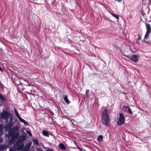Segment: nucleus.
<instances>
[{"label": "nucleus", "mask_w": 151, "mask_h": 151, "mask_svg": "<svg viewBox=\"0 0 151 151\" xmlns=\"http://www.w3.org/2000/svg\"><path fill=\"white\" fill-rule=\"evenodd\" d=\"M14 150L12 148H10L9 149V151H14Z\"/></svg>", "instance_id": "29"}, {"label": "nucleus", "mask_w": 151, "mask_h": 151, "mask_svg": "<svg viewBox=\"0 0 151 151\" xmlns=\"http://www.w3.org/2000/svg\"><path fill=\"white\" fill-rule=\"evenodd\" d=\"M48 151H53L52 150H47Z\"/></svg>", "instance_id": "35"}, {"label": "nucleus", "mask_w": 151, "mask_h": 151, "mask_svg": "<svg viewBox=\"0 0 151 151\" xmlns=\"http://www.w3.org/2000/svg\"><path fill=\"white\" fill-rule=\"evenodd\" d=\"M13 120V117L12 115V117L10 119V122H12Z\"/></svg>", "instance_id": "27"}, {"label": "nucleus", "mask_w": 151, "mask_h": 151, "mask_svg": "<svg viewBox=\"0 0 151 151\" xmlns=\"http://www.w3.org/2000/svg\"><path fill=\"white\" fill-rule=\"evenodd\" d=\"M32 143L31 142L30 143H28L26 145V147L27 148V149H29Z\"/></svg>", "instance_id": "20"}, {"label": "nucleus", "mask_w": 151, "mask_h": 151, "mask_svg": "<svg viewBox=\"0 0 151 151\" xmlns=\"http://www.w3.org/2000/svg\"><path fill=\"white\" fill-rule=\"evenodd\" d=\"M0 70H1V71H3V69H2L1 68V67L0 66Z\"/></svg>", "instance_id": "31"}, {"label": "nucleus", "mask_w": 151, "mask_h": 151, "mask_svg": "<svg viewBox=\"0 0 151 151\" xmlns=\"http://www.w3.org/2000/svg\"><path fill=\"white\" fill-rule=\"evenodd\" d=\"M76 146H77V148L79 149L81 147H79V146H78L77 145H76Z\"/></svg>", "instance_id": "32"}, {"label": "nucleus", "mask_w": 151, "mask_h": 151, "mask_svg": "<svg viewBox=\"0 0 151 151\" xmlns=\"http://www.w3.org/2000/svg\"><path fill=\"white\" fill-rule=\"evenodd\" d=\"M42 134L43 135L46 137H49V134L48 132L46 130H44L42 132Z\"/></svg>", "instance_id": "10"}, {"label": "nucleus", "mask_w": 151, "mask_h": 151, "mask_svg": "<svg viewBox=\"0 0 151 151\" xmlns=\"http://www.w3.org/2000/svg\"><path fill=\"white\" fill-rule=\"evenodd\" d=\"M147 28V32L145 35L143 41L146 43L147 42L145 41V40L147 39L149 37V35L151 32V27L150 24L149 23H145Z\"/></svg>", "instance_id": "3"}, {"label": "nucleus", "mask_w": 151, "mask_h": 151, "mask_svg": "<svg viewBox=\"0 0 151 151\" xmlns=\"http://www.w3.org/2000/svg\"><path fill=\"white\" fill-rule=\"evenodd\" d=\"M32 140L33 142L36 145H39V142L37 139H32Z\"/></svg>", "instance_id": "18"}, {"label": "nucleus", "mask_w": 151, "mask_h": 151, "mask_svg": "<svg viewBox=\"0 0 151 151\" xmlns=\"http://www.w3.org/2000/svg\"><path fill=\"white\" fill-rule=\"evenodd\" d=\"M22 142L21 141V139H19L18 141L16 142V145L18 146L17 149L18 150H20L23 147V145H19V143H21Z\"/></svg>", "instance_id": "7"}, {"label": "nucleus", "mask_w": 151, "mask_h": 151, "mask_svg": "<svg viewBox=\"0 0 151 151\" xmlns=\"http://www.w3.org/2000/svg\"><path fill=\"white\" fill-rule=\"evenodd\" d=\"M103 139V136L101 135H99L98 137L97 141L98 142H101Z\"/></svg>", "instance_id": "13"}, {"label": "nucleus", "mask_w": 151, "mask_h": 151, "mask_svg": "<svg viewBox=\"0 0 151 151\" xmlns=\"http://www.w3.org/2000/svg\"><path fill=\"white\" fill-rule=\"evenodd\" d=\"M83 149V150L82 149V150H81V151H86V150H85V149Z\"/></svg>", "instance_id": "34"}, {"label": "nucleus", "mask_w": 151, "mask_h": 151, "mask_svg": "<svg viewBox=\"0 0 151 151\" xmlns=\"http://www.w3.org/2000/svg\"><path fill=\"white\" fill-rule=\"evenodd\" d=\"M117 1L119 2H120L122 1V0H117Z\"/></svg>", "instance_id": "33"}, {"label": "nucleus", "mask_w": 151, "mask_h": 151, "mask_svg": "<svg viewBox=\"0 0 151 151\" xmlns=\"http://www.w3.org/2000/svg\"><path fill=\"white\" fill-rule=\"evenodd\" d=\"M15 145H14L13 146V147L14 148H15Z\"/></svg>", "instance_id": "39"}, {"label": "nucleus", "mask_w": 151, "mask_h": 151, "mask_svg": "<svg viewBox=\"0 0 151 151\" xmlns=\"http://www.w3.org/2000/svg\"><path fill=\"white\" fill-rule=\"evenodd\" d=\"M0 98L2 100V101L4 102L5 101L6 99L5 98L2 96H1L0 97Z\"/></svg>", "instance_id": "23"}, {"label": "nucleus", "mask_w": 151, "mask_h": 151, "mask_svg": "<svg viewBox=\"0 0 151 151\" xmlns=\"http://www.w3.org/2000/svg\"><path fill=\"white\" fill-rule=\"evenodd\" d=\"M2 141V139L1 138H0V143Z\"/></svg>", "instance_id": "30"}, {"label": "nucleus", "mask_w": 151, "mask_h": 151, "mask_svg": "<svg viewBox=\"0 0 151 151\" xmlns=\"http://www.w3.org/2000/svg\"><path fill=\"white\" fill-rule=\"evenodd\" d=\"M8 124L11 127H12L14 124V123L12 122H9Z\"/></svg>", "instance_id": "24"}, {"label": "nucleus", "mask_w": 151, "mask_h": 151, "mask_svg": "<svg viewBox=\"0 0 151 151\" xmlns=\"http://www.w3.org/2000/svg\"><path fill=\"white\" fill-rule=\"evenodd\" d=\"M73 124V122H72V124Z\"/></svg>", "instance_id": "41"}, {"label": "nucleus", "mask_w": 151, "mask_h": 151, "mask_svg": "<svg viewBox=\"0 0 151 151\" xmlns=\"http://www.w3.org/2000/svg\"><path fill=\"white\" fill-rule=\"evenodd\" d=\"M6 148V145H2L0 146V150H3Z\"/></svg>", "instance_id": "12"}, {"label": "nucleus", "mask_w": 151, "mask_h": 151, "mask_svg": "<svg viewBox=\"0 0 151 151\" xmlns=\"http://www.w3.org/2000/svg\"><path fill=\"white\" fill-rule=\"evenodd\" d=\"M125 56L127 58H129L130 59V57H131V56H130L129 55H125Z\"/></svg>", "instance_id": "28"}, {"label": "nucleus", "mask_w": 151, "mask_h": 151, "mask_svg": "<svg viewBox=\"0 0 151 151\" xmlns=\"http://www.w3.org/2000/svg\"><path fill=\"white\" fill-rule=\"evenodd\" d=\"M63 99L67 104H69L70 103V101L68 99V97L66 95L64 96Z\"/></svg>", "instance_id": "11"}, {"label": "nucleus", "mask_w": 151, "mask_h": 151, "mask_svg": "<svg viewBox=\"0 0 151 151\" xmlns=\"http://www.w3.org/2000/svg\"><path fill=\"white\" fill-rule=\"evenodd\" d=\"M123 107H125L128 109V112L130 114H132V110L131 109L130 107L129 106H126L124 105L123 106Z\"/></svg>", "instance_id": "14"}, {"label": "nucleus", "mask_w": 151, "mask_h": 151, "mask_svg": "<svg viewBox=\"0 0 151 151\" xmlns=\"http://www.w3.org/2000/svg\"><path fill=\"white\" fill-rule=\"evenodd\" d=\"M150 2H151V0H149Z\"/></svg>", "instance_id": "40"}, {"label": "nucleus", "mask_w": 151, "mask_h": 151, "mask_svg": "<svg viewBox=\"0 0 151 151\" xmlns=\"http://www.w3.org/2000/svg\"><path fill=\"white\" fill-rule=\"evenodd\" d=\"M18 118L21 122L24 123L25 125H29V124H28V123L23 119L20 116L19 117H18Z\"/></svg>", "instance_id": "8"}, {"label": "nucleus", "mask_w": 151, "mask_h": 151, "mask_svg": "<svg viewBox=\"0 0 151 151\" xmlns=\"http://www.w3.org/2000/svg\"><path fill=\"white\" fill-rule=\"evenodd\" d=\"M79 150L81 151V150H82V149L81 148H80V149H79Z\"/></svg>", "instance_id": "38"}, {"label": "nucleus", "mask_w": 151, "mask_h": 151, "mask_svg": "<svg viewBox=\"0 0 151 151\" xmlns=\"http://www.w3.org/2000/svg\"><path fill=\"white\" fill-rule=\"evenodd\" d=\"M2 129L1 128V127H0V137L1 136V135H2Z\"/></svg>", "instance_id": "25"}, {"label": "nucleus", "mask_w": 151, "mask_h": 151, "mask_svg": "<svg viewBox=\"0 0 151 151\" xmlns=\"http://www.w3.org/2000/svg\"><path fill=\"white\" fill-rule=\"evenodd\" d=\"M138 58V55H133L130 57V59L135 63H137L139 60Z\"/></svg>", "instance_id": "6"}, {"label": "nucleus", "mask_w": 151, "mask_h": 151, "mask_svg": "<svg viewBox=\"0 0 151 151\" xmlns=\"http://www.w3.org/2000/svg\"><path fill=\"white\" fill-rule=\"evenodd\" d=\"M73 120V119H71L70 120V122H72V120Z\"/></svg>", "instance_id": "36"}, {"label": "nucleus", "mask_w": 151, "mask_h": 151, "mask_svg": "<svg viewBox=\"0 0 151 151\" xmlns=\"http://www.w3.org/2000/svg\"><path fill=\"white\" fill-rule=\"evenodd\" d=\"M5 128H6V129H7V130H9L10 129H11V127L9 124H8L5 125Z\"/></svg>", "instance_id": "19"}, {"label": "nucleus", "mask_w": 151, "mask_h": 151, "mask_svg": "<svg viewBox=\"0 0 151 151\" xmlns=\"http://www.w3.org/2000/svg\"><path fill=\"white\" fill-rule=\"evenodd\" d=\"M141 38V35H138V38L137 39L136 41V42L139 45H140V43L139 42V41L140 40Z\"/></svg>", "instance_id": "15"}, {"label": "nucleus", "mask_w": 151, "mask_h": 151, "mask_svg": "<svg viewBox=\"0 0 151 151\" xmlns=\"http://www.w3.org/2000/svg\"><path fill=\"white\" fill-rule=\"evenodd\" d=\"M2 95H1L0 94V97Z\"/></svg>", "instance_id": "42"}, {"label": "nucleus", "mask_w": 151, "mask_h": 151, "mask_svg": "<svg viewBox=\"0 0 151 151\" xmlns=\"http://www.w3.org/2000/svg\"><path fill=\"white\" fill-rule=\"evenodd\" d=\"M111 15L113 16L117 20L119 19V17L118 15L115 14L114 13H111Z\"/></svg>", "instance_id": "17"}, {"label": "nucleus", "mask_w": 151, "mask_h": 151, "mask_svg": "<svg viewBox=\"0 0 151 151\" xmlns=\"http://www.w3.org/2000/svg\"><path fill=\"white\" fill-rule=\"evenodd\" d=\"M20 137L22 138V139H21V141L22 142L24 141L26 139V136H20Z\"/></svg>", "instance_id": "21"}, {"label": "nucleus", "mask_w": 151, "mask_h": 151, "mask_svg": "<svg viewBox=\"0 0 151 151\" xmlns=\"http://www.w3.org/2000/svg\"><path fill=\"white\" fill-rule=\"evenodd\" d=\"M125 122V118L123 114L121 113L119 114V118L117 124L118 125H121L123 124Z\"/></svg>", "instance_id": "4"}, {"label": "nucleus", "mask_w": 151, "mask_h": 151, "mask_svg": "<svg viewBox=\"0 0 151 151\" xmlns=\"http://www.w3.org/2000/svg\"><path fill=\"white\" fill-rule=\"evenodd\" d=\"M101 122L102 124L108 127L110 124V120L106 109L103 110L101 114Z\"/></svg>", "instance_id": "2"}, {"label": "nucleus", "mask_w": 151, "mask_h": 151, "mask_svg": "<svg viewBox=\"0 0 151 151\" xmlns=\"http://www.w3.org/2000/svg\"><path fill=\"white\" fill-rule=\"evenodd\" d=\"M11 115H12L11 113L6 110L3 111L1 114V117L2 119L8 120Z\"/></svg>", "instance_id": "5"}, {"label": "nucleus", "mask_w": 151, "mask_h": 151, "mask_svg": "<svg viewBox=\"0 0 151 151\" xmlns=\"http://www.w3.org/2000/svg\"><path fill=\"white\" fill-rule=\"evenodd\" d=\"M26 132L27 134L30 137H31L32 136V134L31 132L29 130H26Z\"/></svg>", "instance_id": "22"}, {"label": "nucleus", "mask_w": 151, "mask_h": 151, "mask_svg": "<svg viewBox=\"0 0 151 151\" xmlns=\"http://www.w3.org/2000/svg\"><path fill=\"white\" fill-rule=\"evenodd\" d=\"M89 90H86V96H88V93L89 92Z\"/></svg>", "instance_id": "26"}, {"label": "nucleus", "mask_w": 151, "mask_h": 151, "mask_svg": "<svg viewBox=\"0 0 151 151\" xmlns=\"http://www.w3.org/2000/svg\"><path fill=\"white\" fill-rule=\"evenodd\" d=\"M79 150L81 151V150H82V149L81 148H80V149H79Z\"/></svg>", "instance_id": "37"}, {"label": "nucleus", "mask_w": 151, "mask_h": 151, "mask_svg": "<svg viewBox=\"0 0 151 151\" xmlns=\"http://www.w3.org/2000/svg\"><path fill=\"white\" fill-rule=\"evenodd\" d=\"M19 128L17 126H15L9 131L8 135L12 137L9 141V143L11 145L14 144L19 135Z\"/></svg>", "instance_id": "1"}, {"label": "nucleus", "mask_w": 151, "mask_h": 151, "mask_svg": "<svg viewBox=\"0 0 151 151\" xmlns=\"http://www.w3.org/2000/svg\"><path fill=\"white\" fill-rule=\"evenodd\" d=\"M58 147L62 150H65L66 149L65 145L62 143H60Z\"/></svg>", "instance_id": "9"}, {"label": "nucleus", "mask_w": 151, "mask_h": 151, "mask_svg": "<svg viewBox=\"0 0 151 151\" xmlns=\"http://www.w3.org/2000/svg\"><path fill=\"white\" fill-rule=\"evenodd\" d=\"M14 111L16 116L18 118V117L20 116L19 115L17 110L15 107L14 108Z\"/></svg>", "instance_id": "16"}]
</instances>
